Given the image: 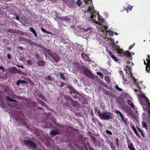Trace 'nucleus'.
<instances>
[{
    "instance_id": "nucleus-32",
    "label": "nucleus",
    "mask_w": 150,
    "mask_h": 150,
    "mask_svg": "<svg viewBox=\"0 0 150 150\" xmlns=\"http://www.w3.org/2000/svg\"><path fill=\"white\" fill-rule=\"evenodd\" d=\"M41 30L43 32H44V33H48V34H51V33L50 32H48V31H46L45 30V29L44 28H41Z\"/></svg>"
},
{
    "instance_id": "nucleus-35",
    "label": "nucleus",
    "mask_w": 150,
    "mask_h": 150,
    "mask_svg": "<svg viewBox=\"0 0 150 150\" xmlns=\"http://www.w3.org/2000/svg\"><path fill=\"white\" fill-rule=\"evenodd\" d=\"M35 56L36 57V58L37 59H40V56L38 54H36L35 55Z\"/></svg>"
},
{
    "instance_id": "nucleus-9",
    "label": "nucleus",
    "mask_w": 150,
    "mask_h": 150,
    "mask_svg": "<svg viewBox=\"0 0 150 150\" xmlns=\"http://www.w3.org/2000/svg\"><path fill=\"white\" fill-rule=\"evenodd\" d=\"M51 57L56 62H58L60 60V58L56 53L53 54Z\"/></svg>"
},
{
    "instance_id": "nucleus-24",
    "label": "nucleus",
    "mask_w": 150,
    "mask_h": 150,
    "mask_svg": "<svg viewBox=\"0 0 150 150\" xmlns=\"http://www.w3.org/2000/svg\"><path fill=\"white\" fill-rule=\"evenodd\" d=\"M38 102L42 106L46 107L47 106L45 103L41 100H39Z\"/></svg>"
},
{
    "instance_id": "nucleus-34",
    "label": "nucleus",
    "mask_w": 150,
    "mask_h": 150,
    "mask_svg": "<svg viewBox=\"0 0 150 150\" xmlns=\"http://www.w3.org/2000/svg\"><path fill=\"white\" fill-rule=\"evenodd\" d=\"M47 79L48 80L51 81H53L54 79L53 78H52L50 76H48L47 77Z\"/></svg>"
},
{
    "instance_id": "nucleus-43",
    "label": "nucleus",
    "mask_w": 150,
    "mask_h": 150,
    "mask_svg": "<svg viewBox=\"0 0 150 150\" xmlns=\"http://www.w3.org/2000/svg\"><path fill=\"white\" fill-rule=\"evenodd\" d=\"M59 128L61 129L64 130V126H62L59 125L58 126Z\"/></svg>"
},
{
    "instance_id": "nucleus-16",
    "label": "nucleus",
    "mask_w": 150,
    "mask_h": 150,
    "mask_svg": "<svg viewBox=\"0 0 150 150\" xmlns=\"http://www.w3.org/2000/svg\"><path fill=\"white\" fill-rule=\"evenodd\" d=\"M108 53L110 55V57L115 61H117V58L115 57L113 54L111 52L108 50Z\"/></svg>"
},
{
    "instance_id": "nucleus-38",
    "label": "nucleus",
    "mask_w": 150,
    "mask_h": 150,
    "mask_svg": "<svg viewBox=\"0 0 150 150\" xmlns=\"http://www.w3.org/2000/svg\"><path fill=\"white\" fill-rule=\"evenodd\" d=\"M105 132H106V133L107 134H110V135H112V132L110 131L109 130H105Z\"/></svg>"
},
{
    "instance_id": "nucleus-11",
    "label": "nucleus",
    "mask_w": 150,
    "mask_h": 150,
    "mask_svg": "<svg viewBox=\"0 0 150 150\" xmlns=\"http://www.w3.org/2000/svg\"><path fill=\"white\" fill-rule=\"evenodd\" d=\"M37 64L40 66H43L45 65V61L42 59L40 60L37 62Z\"/></svg>"
},
{
    "instance_id": "nucleus-50",
    "label": "nucleus",
    "mask_w": 150,
    "mask_h": 150,
    "mask_svg": "<svg viewBox=\"0 0 150 150\" xmlns=\"http://www.w3.org/2000/svg\"><path fill=\"white\" fill-rule=\"evenodd\" d=\"M20 81L21 82V83H22V84H24V83H27V82H26L24 80H20Z\"/></svg>"
},
{
    "instance_id": "nucleus-55",
    "label": "nucleus",
    "mask_w": 150,
    "mask_h": 150,
    "mask_svg": "<svg viewBox=\"0 0 150 150\" xmlns=\"http://www.w3.org/2000/svg\"><path fill=\"white\" fill-rule=\"evenodd\" d=\"M7 57L8 59H11V55L9 54H8L7 55Z\"/></svg>"
},
{
    "instance_id": "nucleus-40",
    "label": "nucleus",
    "mask_w": 150,
    "mask_h": 150,
    "mask_svg": "<svg viewBox=\"0 0 150 150\" xmlns=\"http://www.w3.org/2000/svg\"><path fill=\"white\" fill-rule=\"evenodd\" d=\"M133 129L134 130V132L137 134V135L138 136V134L137 132V130L134 127H132Z\"/></svg>"
},
{
    "instance_id": "nucleus-49",
    "label": "nucleus",
    "mask_w": 150,
    "mask_h": 150,
    "mask_svg": "<svg viewBox=\"0 0 150 150\" xmlns=\"http://www.w3.org/2000/svg\"><path fill=\"white\" fill-rule=\"evenodd\" d=\"M134 43L132 45L130 46L129 47V50H130L134 46Z\"/></svg>"
},
{
    "instance_id": "nucleus-33",
    "label": "nucleus",
    "mask_w": 150,
    "mask_h": 150,
    "mask_svg": "<svg viewBox=\"0 0 150 150\" xmlns=\"http://www.w3.org/2000/svg\"><path fill=\"white\" fill-rule=\"evenodd\" d=\"M115 88L116 89L117 91H122V90L121 88L119 87L117 85L115 87Z\"/></svg>"
},
{
    "instance_id": "nucleus-20",
    "label": "nucleus",
    "mask_w": 150,
    "mask_h": 150,
    "mask_svg": "<svg viewBox=\"0 0 150 150\" xmlns=\"http://www.w3.org/2000/svg\"><path fill=\"white\" fill-rule=\"evenodd\" d=\"M71 103L72 105L74 106L77 107L78 105V104L77 102L76 101H74L73 99L71 101Z\"/></svg>"
},
{
    "instance_id": "nucleus-21",
    "label": "nucleus",
    "mask_w": 150,
    "mask_h": 150,
    "mask_svg": "<svg viewBox=\"0 0 150 150\" xmlns=\"http://www.w3.org/2000/svg\"><path fill=\"white\" fill-rule=\"evenodd\" d=\"M108 144L110 146V147L112 149V150H115L114 147V146L112 142L109 141L108 142Z\"/></svg>"
},
{
    "instance_id": "nucleus-48",
    "label": "nucleus",
    "mask_w": 150,
    "mask_h": 150,
    "mask_svg": "<svg viewBox=\"0 0 150 150\" xmlns=\"http://www.w3.org/2000/svg\"><path fill=\"white\" fill-rule=\"evenodd\" d=\"M20 83H21V82L20 81V80H19L17 82L16 84V85H17L18 86L19 85V84Z\"/></svg>"
},
{
    "instance_id": "nucleus-45",
    "label": "nucleus",
    "mask_w": 150,
    "mask_h": 150,
    "mask_svg": "<svg viewBox=\"0 0 150 150\" xmlns=\"http://www.w3.org/2000/svg\"><path fill=\"white\" fill-rule=\"evenodd\" d=\"M118 140H119V139L117 138L116 139V144L117 145V146H119Z\"/></svg>"
},
{
    "instance_id": "nucleus-41",
    "label": "nucleus",
    "mask_w": 150,
    "mask_h": 150,
    "mask_svg": "<svg viewBox=\"0 0 150 150\" xmlns=\"http://www.w3.org/2000/svg\"><path fill=\"white\" fill-rule=\"evenodd\" d=\"M121 120L123 122L125 123V125H127V122L126 121L125 118V117L122 119Z\"/></svg>"
},
{
    "instance_id": "nucleus-62",
    "label": "nucleus",
    "mask_w": 150,
    "mask_h": 150,
    "mask_svg": "<svg viewBox=\"0 0 150 150\" xmlns=\"http://www.w3.org/2000/svg\"><path fill=\"white\" fill-rule=\"evenodd\" d=\"M92 140H93V141H94L96 139L94 137H92Z\"/></svg>"
},
{
    "instance_id": "nucleus-12",
    "label": "nucleus",
    "mask_w": 150,
    "mask_h": 150,
    "mask_svg": "<svg viewBox=\"0 0 150 150\" xmlns=\"http://www.w3.org/2000/svg\"><path fill=\"white\" fill-rule=\"evenodd\" d=\"M81 56L82 58L86 61H91V60L88 55L86 54L82 53Z\"/></svg>"
},
{
    "instance_id": "nucleus-56",
    "label": "nucleus",
    "mask_w": 150,
    "mask_h": 150,
    "mask_svg": "<svg viewBox=\"0 0 150 150\" xmlns=\"http://www.w3.org/2000/svg\"><path fill=\"white\" fill-rule=\"evenodd\" d=\"M135 84L137 85V86L138 88L140 90V88H141L140 86L138 85V84H137V82H136L135 83Z\"/></svg>"
},
{
    "instance_id": "nucleus-64",
    "label": "nucleus",
    "mask_w": 150,
    "mask_h": 150,
    "mask_svg": "<svg viewBox=\"0 0 150 150\" xmlns=\"http://www.w3.org/2000/svg\"><path fill=\"white\" fill-rule=\"evenodd\" d=\"M134 91L135 92H137L138 91V90L137 89H134Z\"/></svg>"
},
{
    "instance_id": "nucleus-10",
    "label": "nucleus",
    "mask_w": 150,
    "mask_h": 150,
    "mask_svg": "<svg viewBox=\"0 0 150 150\" xmlns=\"http://www.w3.org/2000/svg\"><path fill=\"white\" fill-rule=\"evenodd\" d=\"M8 70V71L10 73L16 74L17 73L18 69H17L15 67H13L9 68Z\"/></svg>"
},
{
    "instance_id": "nucleus-23",
    "label": "nucleus",
    "mask_w": 150,
    "mask_h": 150,
    "mask_svg": "<svg viewBox=\"0 0 150 150\" xmlns=\"http://www.w3.org/2000/svg\"><path fill=\"white\" fill-rule=\"evenodd\" d=\"M70 92L71 94L74 93H77L79 95H80V93H78L77 91L75 90L73 88H72L71 90H70Z\"/></svg>"
},
{
    "instance_id": "nucleus-44",
    "label": "nucleus",
    "mask_w": 150,
    "mask_h": 150,
    "mask_svg": "<svg viewBox=\"0 0 150 150\" xmlns=\"http://www.w3.org/2000/svg\"><path fill=\"white\" fill-rule=\"evenodd\" d=\"M1 69L3 72L5 71V68L2 66H0V70Z\"/></svg>"
},
{
    "instance_id": "nucleus-53",
    "label": "nucleus",
    "mask_w": 150,
    "mask_h": 150,
    "mask_svg": "<svg viewBox=\"0 0 150 150\" xmlns=\"http://www.w3.org/2000/svg\"><path fill=\"white\" fill-rule=\"evenodd\" d=\"M68 88L70 90H71L72 88H73L72 87V86H68Z\"/></svg>"
},
{
    "instance_id": "nucleus-37",
    "label": "nucleus",
    "mask_w": 150,
    "mask_h": 150,
    "mask_svg": "<svg viewBox=\"0 0 150 150\" xmlns=\"http://www.w3.org/2000/svg\"><path fill=\"white\" fill-rule=\"evenodd\" d=\"M104 93L108 95H111L110 92L109 91L107 90H105L104 91Z\"/></svg>"
},
{
    "instance_id": "nucleus-7",
    "label": "nucleus",
    "mask_w": 150,
    "mask_h": 150,
    "mask_svg": "<svg viewBox=\"0 0 150 150\" xmlns=\"http://www.w3.org/2000/svg\"><path fill=\"white\" fill-rule=\"evenodd\" d=\"M147 63H146L145 61H144V64L146 65V70L147 72H149V71H150V59H146Z\"/></svg>"
},
{
    "instance_id": "nucleus-46",
    "label": "nucleus",
    "mask_w": 150,
    "mask_h": 150,
    "mask_svg": "<svg viewBox=\"0 0 150 150\" xmlns=\"http://www.w3.org/2000/svg\"><path fill=\"white\" fill-rule=\"evenodd\" d=\"M8 31L10 32L11 33H14L15 32V30H12V29H9Z\"/></svg>"
},
{
    "instance_id": "nucleus-13",
    "label": "nucleus",
    "mask_w": 150,
    "mask_h": 150,
    "mask_svg": "<svg viewBox=\"0 0 150 150\" xmlns=\"http://www.w3.org/2000/svg\"><path fill=\"white\" fill-rule=\"evenodd\" d=\"M59 19L61 20L62 21H66L67 23L69 22L70 19L69 18H67V16L61 17H59Z\"/></svg>"
},
{
    "instance_id": "nucleus-15",
    "label": "nucleus",
    "mask_w": 150,
    "mask_h": 150,
    "mask_svg": "<svg viewBox=\"0 0 150 150\" xmlns=\"http://www.w3.org/2000/svg\"><path fill=\"white\" fill-rule=\"evenodd\" d=\"M128 104L133 109L135 110V108L134 104L132 103L131 101L129 100H127Z\"/></svg>"
},
{
    "instance_id": "nucleus-28",
    "label": "nucleus",
    "mask_w": 150,
    "mask_h": 150,
    "mask_svg": "<svg viewBox=\"0 0 150 150\" xmlns=\"http://www.w3.org/2000/svg\"><path fill=\"white\" fill-rule=\"evenodd\" d=\"M27 64L29 65H32L33 63L30 60H28L27 61Z\"/></svg>"
},
{
    "instance_id": "nucleus-2",
    "label": "nucleus",
    "mask_w": 150,
    "mask_h": 150,
    "mask_svg": "<svg viewBox=\"0 0 150 150\" xmlns=\"http://www.w3.org/2000/svg\"><path fill=\"white\" fill-rule=\"evenodd\" d=\"M100 30L101 32H103L104 34L106 35L105 38H107V34L108 33V35L111 36H112L114 35V33L112 31H105L104 30H106L107 29L108 27V25H106V23H101L100 25Z\"/></svg>"
},
{
    "instance_id": "nucleus-19",
    "label": "nucleus",
    "mask_w": 150,
    "mask_h": 150,
    "mask_svg": "<svg viewBox=\"0 0 150 150\" xmlns=\"http://www.w3.org/2000/svg\"><path fill=\"white\" fill-rule=\"evenodd\" d=\"M115 112L117 114H118L119 115V116L121 117V119L124 117V116L123 115L122 113L119 111L117 110H115Z\"/></svg>"
},
{
    "instance_id": "nucleus-27",
    "label": "nucleus",
    "mask_w": 150,
    "mask_h": 150,
    "mask_svg": "<svg viewBox=\"0 0 150 150\" xmlns=\"http://www.w3.org/2000/svg\"><path fill=\"white\" fill-rule=\"evenodd\" d=\"M98 16V21L100 22H101L102 23L104 22V18H100V15H99V14L98 13H97Z\"/></svg>"
},
{
    "instance_id": "nucleus-54",
    "label": "nucleus",
    "mask_w": 150,
    "mask_h": 150,
    "mask_svg": "<svg viewBox=\"0 0 150 150\" xmlns=\"http://www.w3.org/2000/svg\"><path fill=\"white\" fill-rule=\"evenodd\" d=\"M41 98H42V99H43L44 100H46L45 97L44 96H41Z\"/></svg>"
},
{
    "instance_id": "nucleus-63",
    "label": "nucleus",
    "mask_w": 150,
    "mask_h": 150,
    "mask_svg": "<svg viewBox=\"0 0 150 150\" xmlns=\"http://www.w3.org/2000/svg\"><path fill=\"white\" fill-rule=\"evenodd\" d=\"M111 42L112 43H114V41L113 40V39H111Z\"/></svg>"
},
{
    "instance_id": "nucleus-30",
    "label": "nucleus",
    "mask_w": 150,
    "mask_h": 150,
    "mask_svg": "<svg viewBox=\"0 0 150 150\" xmlns=\"http://www.w3.org/2000/svg\"><path fill=\"white\" fill-rule=\"evenodd\" d=\"M76 3L77 5L79 6L81 4L82 2L80 0H77V1H76Z\"/></svg>"
},
{
    "instance_id": "nucleus-26",
    "label": "nucleus",
    "mask_w": 150,
    "mask_h": 150,
    "mask_svg": "<svg viewBox=\"0 0 150 150\" xmlns=\"http://www.w3.org/2000/svg\"><path fill=\"white\" fill-rule=\"evenodd\" d=\"M60 77L63 80L65 81L66 80L65 77V75L64 73H60Z\"/></svg>"
},
{
    "instance_id": "nucleus-31",
    "label": "nucleus",
    "mask_w": 150,
    "mask_h": 150,
    "mask_svg": "<svg viewBox=\"0 0 150 150\" xmlns=\"http://www.w3.org/2000/svg\"><path fill=\"white\" fill-rule=\"evenodd\" d=\"M97 74L98 75H99L101 78H103V75L102 73L100 72H97Z\"/></svg>"
},
{
    "instance_id": "nucleus-61",
    "label": "nucleus",
    "mask_w": 150,
    "mask_h": 150,
    "mask_svg": "<svg viewBox=\"0 0 150 150\" xmlns=\"http://www.w3.org/2000/svg\"><path fill=\"white\" fill-rule=\"evenodd\" d=\"M120 74L122 76H123V74H124L122 71H120Z\"/></svg>"
},
{
    "instance_id": "nucleus-5",
    "label": "nucleus",
    "mask_w": 150,
    "mask_h": 150,
    "mask_svg": "<svg viewBox=\"0 0 150 150\" xmlns=\"http://www.w3.org/2000/svg\"><path fill=\"white\" fill-rule=\"evenodd\" d=\"M119 56L124 57H131V54L130 52L127 51L125 52L123 51V50L121 49H118L117 50Z\"/></svg>"
},
{
    "instance_id": "nucleus-42",
    "label": "nucleus",
    "mask_w": 150,
    "mask_h": 150,
    "mask_svg": "<svg viewBox=\"0 0 150 150\" xmlns=\"http://www.w3.org/2000/svg\"><path fill=\"white\" fill-rule=\"evenodd\" d=\"M17 48L18 49L21 50L22 51L23 50V48L21 46H18L17 47Z\"/></svg>"
},
{
    "instance_id": "nucleus-60",
    "label": "nucleus",
    "mask_w": 150,
    "mask_h": 150,
    "mask_svg": "<svg viewBox=\"0 0 150 150\" xmlns=\"http://www.w3.org/2000/svg\"><path fill=\"white\" fill-rule=\"evenodd\" d=\"M105 79L107 81L108 80V76H106L105 78Z\"/></svg>"
},
{
    "instance_id": "nucleus-3",
    "label": "nucleus",
    "mask_w": 150,
    "mask_h": 150,
    "mask_svg": "<svg viewBox=\"0 0 150 150\" xmlns=\"http://www.w3.org/2000/svg\"><path fill=\"white\" fill-rule=\"evenodd\" d=\"M98 113L99 117L101 119L109 120L110 119H112V114L110 112H100L99 110Z\"/></svg>"
},
{
    "instance_id": "nucleus-36",
    "label": "nucleus",
    "mask_w": 150,
    "mask_h": 150,
    "mask_svg": "<svg viewBox=\"0 0 150 150\" xmlns=\"http://www.w3.org/2000/svg\"><path fill=\"white\" fill-rule=\"evenodd\" d=\"M46 51L47 52V53H48V54L49 55L51 56V57H52V55L53 54H52L51 53V52L49 50H46Z\"/></svg>"
},
{
    "instance_id": "nucleus-39",
    "label": "nucleus",
    "mask_w": 150,
    "mask_h": 150,
    "mask_svg": "<svg viewBox=\"0 0 150 150\" xmlns=\"http://www.w3.org/2000/svg\"><path fill=\"white\" fill-rule=\"evenodd\" d=\"M137 128L138 129L140 132L141 134L142 135L143 137H144V134L143 133V132L138 127H137Z\"/></svg>"
},
{
    "instance_id": "nucleus-47",
    "label": "nucleus",
    "mask_w": 150,
    "mask_h": 150,
    "mask_svg": "<svg viewBox=\"0 0 150 150\" xmlns=\"http://www.w3.org/2000/svg\"><path fill=\"white\" fill-rule=\"evenodd\" d=\"M13 18H15V19H16L18 21H19V17H18V16L17 15H16V17H13Z\"/></svg>"
},
{
    "instance_id": "nucleus-22",
    "label": "nucleus",
    "mask_w": 150,
    "mask_h": 150,
    "mask_svg": "<svg viewBox=\"0 0 150 150\" xmlns=\"http://www.w3.org/2000/svg\"><path fill=\"white\" fill-rule=\"evenodd\" d=\"M6 98L9 101L14 102L16 103L17 102V101L16 100H14L12 98H11L10 97H9L8 96H7Z\"/></svg>"
},
{
    "instance_id": "nucleus-52",
    "label": "nucleus",
    "mask_w": 150,
    "mask_h": 150,
    "mask_svg": "<svg viewBox=\"0 0 150 150\" xmlns=\"http://www.w3.org/2000/svg\"><path fill=\"white\" fill-rule=\"evenodd\" d=\"M124 74H123V76H122L123 79H124V81L125 82H126L127 81V79H125V78H124Z\"/></svg>"
},
{
    "instance_id": "nucleus-25",
    "label": "nucleus",
    "mask_w": 150,
    "mask_h": 150,
    "mask_svg": "<svg viewBox=\"0 0 150 150\" xmlns=\"http://www.w3.org/2000/svg\"><path fill=\"white\" fill-rule=\"evenodd\" d=\"M68 101H70L71 102V100H72V98L69 96H65L64 97Z\"/></svg>"
},
{
    "instance_id": "nucleus-18",
    "label": "nucleus",
    "mask_w": 150,
    "mask_h": 150,
    "mask_svg": "<svg viewBox=\"0 0 150 150\" xmlns=\"http://www.w3.org/2000/svg\"><path fill=\"white\" fill-rule=\"evenodd\" d=\"M29 29L30 31L34 34L35 36L36 37L37 34L36 31L34 28H33L31 27L29 28Z\"/></svg>"
},
{
    "instance_id": "nucleus-51",
    "label": "nucleus",
    "mask_w": 150,
    "mask_h": 150,
    "mask_svg": "<svg viewBox=\"0 0 150 150\" xmlns=\"http://www.w3.org/2000/svg\"><path fill=\"white\" fill-rule=\"evenodd\" d=\"M132 8V6H129L127 7V9H128L129 10L131 11V9Z\"/></svg>"
},
{
    "instance_id": "nucleus-59",
    "label": "nucleus",
    "mask_w": 150,
    "mask_h": 150,
    "mask_svg": "<svg viewBox=\"0 0 150 150\" xmlns=\"http://www.w3.org/2000/svg\"><path fill=\"white\" fill-rule=\"evenodd\" d=\"M73 98L74 99H77L78 98V97L76 95L75 96H74L73 97Z\"/></svg>"
},
{
    "instance_id": "nucleus-58",
    "label": "nucleus",
    "mask_w": 150,
    "mask_h": 150,
    "mask_svg": "<svg viewBox=\"0 0 150 150\" xmlns=\"http://www.w3.org/2000/svg\"><path fill=\"white\" fill-rule=\"evenodd\" d=\"M45 57H46V59L47 60V58H49L47 56V54L46 53H45Z\"/></svg>"
},
{
    "instance_id": "nucleus-57",
    "label": "nucleus",
    "mask_w": 150,
    "mask_h": 150,
    "mask_svg": "<svg viewBox=\"0 0 150 150\" xmlns=\"http://www.w3.org/2000/svg\"><path fill=\"white\" fill-rule=\"evenodd\" d=\"M17 66L18 67H19L20 68H21H21H24L23 66L22 65H17Z\"/></svg>"
},
{
    "instance_id": "nucleus-8",
    "label": "nucleus",
    "mask_w": 150,
    "mask_h": 150,
    "mask_svg": "<svg viewBox=\"0 0 150 150\" xmlns=\"http://www.w3.org/2000/svg\"><path fill=\"white\" fill-rule=\"evenodd\" d=\"M78 28L80 29L84 30L85 32H89V33H91V32L92 31V28L90 27L86 28L82 27L81 25H79Z\"/></svg>"
},
{
    "instance_id": "nucleus-6",
    "label": "nucleus",
    "mask_w": 150,
    "mask_h": 150,
    "mask_svg": "<svg viewBox=\"0 0 150 150\" xmlns=\"http://www.w3.org/2000/svg\"><path fill=\"white\" fill-rule=\"evenodd\" d=\"M83 74L90 78H92L93 76L91 72L87 69H84L82 71Z\"/></svg>"
},
{
    "instance_id": "nucleus-14",
    "label": "nucleus",
    "mask_w": 150,
    "mask_h": 150,
    "mask_svg": "<svg viewBox=\"0 0 150 150\" xmlns=\"http://www.w3.org/2000/svg\"><path fill=\"white\" fill-rule=\"evenodd\" d=\"M128 147L130 150H135L133 144L129 142L128 143Z\"/></svg>"
},
{
    "instance_id": "nucleus-1",
    "label": "nucleus",
    "mask_w": 150,
    "mask_h": 150,
    "mask_svg": "<svg viewBox=\"0 0 150 150\" xmlns=\"http://www.w3.org/2000/svg\"><path fill=\"white\" fill-rule=\"evenodd\" d=\"M85 4H90L89 8H88L87 13H89L90 14V17L88 18L89 21L92 20V21L96 23H97L98 22L96 21L95 18L96 17V15L95 11L94 9V7L92 4V1L91 0H83Z\"/></svg>"
},
{
    "instance_id": "nucleus-17",
    "label": "nucleus",
    "mask_w": 150,
    "mask_h": 150,
    "mask_svg": "<svg viewBox=\"0 0 150 150\" xmlns=\"http://www.w3.org/2000/svg\"><path fill=\"white\" fill-rule=\"evenodd\" d=\"M50 133L54 135L59 134V132L58 130L56 129L55 130H52Z\"/></svg>"
},
{
    "instance_id": "nucleus-29",
    "label": "nucleus",
    "mask_w": 150,
    "mask_h": 150,
    "mask_svg": "<svg viewBox=\"0 0 150 150\" xmlns=\"http://www.w3.org/2000/svg\"><path fill=\"white\" fill-rule=\"evenodd\" d=\"M142 125L143 127L146 128V129H147V125L145 122H142Z\"/></svg>"
},
{
    "instance_id": "nucleus-4",
    "label": "nucleus",
    "mask_w": 150,
    "mask_h": 150,
    "mask_svg": "<svg viewBox=\"0 0 150 150\" xmlns=\"http://www.w3.org/2000/svg\"><path fill=\"white\" fill-rule=\"evenodd\" d=\"M24 144L26 146L35 149L37 147V145L33 141L29 140H25L23 141Z\"/></svg>"
}]
</instances>
